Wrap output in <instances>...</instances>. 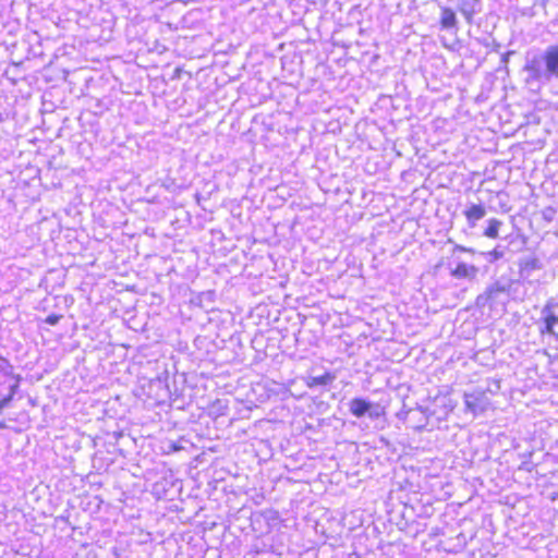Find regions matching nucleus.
Listing matches in <instances>:
<instances>
[{
  "label": "nucleus",
  "mask_w": 558,
  "mask_h": 558,
  "mask_svg": "<svg viewBox=\"0 0 558 558\" xmlns=\"http://www.w3.org/2000/svg\"><path fill=\"white\" fill-rule=\"evenodd\" d=\"M482 44H483L484 46H486V47H488V46H489V43H488V40H487V39H485L484 41H482Z\"/></svg>",
  "instance_id": "obj_21"
},
{
  "label": "nucleus",
  "mask_w": 558,
  "mask_h": 558,
  "mask_svg": "<svg viewBox=\"0 0 558 558\" xmlns=\"http://www.w3.org/2000/svg\"><path fill=\"white\" fill-rule=\"evenodd\" d=\"M440 25L442 29H451L457 26L456 12L451 8H441Z\"/></svg>",
  "instance_id": "obj_9"
},
{
  "label": "nucleus",
  "mask_w": 558,
  "mask_h": 558,
  "mask_svg": "<svg viewBox=\"0 0 558 558\" xmlns=\"http://www.w3.org/2000/svg\"><path fill=\"white\" fill-rule=\"evenodd\" d=\"M23 380V377L21 374H15L12 381H9L5 387H8L9 392L5 396H11L12 399L17 393L21 381Z\"/></svg>",
  "instance_id": "obj_14"
},
{
  "label": "nucleus",
  "mask_w": 558,
  "mask_h": 558,
  "mask_svg": "<svg viewBox=\"0 0 558 558\" xmlns=\"http://www.w3.org/2000/svg\"><path fill=\"white\" fill-rule=\"evenodd\" d=\"M502 226V221L497 218L488 220V225L485 228L483 234L489 239H496L499 235V228Z\"/></svg>",
  "instance_id": "obj_11"
},
{
  "label": "nucleus",
  "mask_w": 558,
  "mask_h": 558,
  "mask_svg": "<svg viewBox=\"0 0 558 558\" xmlns=\"http://www.w3.org/2000/svg\"><path fill=\"white\" fill-rule=\"evenodd\" d=\"M519 275L522 279H527L536 270H541L544 265L539 257L534 253L524 254L518 259Z\"/></svg>",
  "instance_id": "obj_4"
},
{
  "label": "nucleus",
  "mask_w": 558,
  "mask_h": 558,
  "mask_svg": "<svg viewBox=\"0 0 558 558\" xmlns=\"http://www.w3.org/2000/svg\"><path fill=\"white\" fill-rule=\"evenodd\" d=\"M458 9L465 21L471 24L473 16L482 11V0H458Z\"/></svg>",
  "instance_id": "obj_8"
},
{
  "label": "nucleus",
  "mask_w": 558,
  "mask_h": 558,
  "mask_svg": "<svg viewBox=\"0 0 558 558\" xmlns=\"http://www.w3.org/2000/svg\"><path fill=\"white\" fill-rule=\"evenodd\" d=\"M487 296L490 300V307L499 301V296L506 292V287L499 281L494 282L485 289Z\"/></svg>",
  "instance_id": "obj_10"
},
{
  "label": "nucleus",
  "mask_w": 558,
  "mask_h": 558,
  "mask_svg": "<svg viewBox=\"0 0 558 558\" xmlns=\"http://www.w3.org/2000/svg\"><path fill=\"white\" fill-rule=\"evenodd\" d=\"M475 303H476L477 307H485V306L490 307V300L487 296V293L485 291L476 298Z\"/></svg>",
  "instance_id": "obj_15"
},
{
  "label": "nucleus",
  "mask_w": 558,
  "mask_h": 558,
  "mask_svg": "<svg viewBox=\"0 0 558 558\" xmlns=\"http://www.w3.org/2000/svg\"><path fill=\"white\" fill-rule=\"evenodd\" d=\"M480 268L474 265H469L464 262H459L457 266L450 270V276L456 279H465L473 281L477 278Z\"/></svg>",
  "instance_id": "obj_7"
},
{
  "label": "nucleus",
  "mask_w": 558,
  "mask_h": 558,
  "mask_svg": "<svg viewBox=\"0 0 558 558\" xmlns=\"http://www.w3.org/2000/svg\"><path fill=\"white\" fill-rule=\"evenodd\" d=\"M554 310L555 307H553V302H546L541 311L539 331L543 335L548 333L557 337L554 328L558 325V315L555 314Z\"/></svg>",
  "instance_id": "obj_5"
},
{
  "label": "nucleus",
  "mask_w": 558,
  "mask_h": 558,
  "mask_svg": "<svg viewBox=\"0 0 558 558\" xmlns=\"http://www.w3.org/2000/svg\"><path fill=\"white\" fill-rule=\"evenodd\" d=\"M457 252H465V253H470V254H475L476 251L472 247H465L463 245H460V244H456L453 246V254L457 253Z\"/></svg>",
  "instance_id": "obj_17"
},
{
  "label": "nucleus",
  "mask_w": 558,
  "mask_h": 558,
  "mask_svg": "<svg viewBox=\"0 0 558 558\" xmlns=\"http://www.w3.org/2000/svg\"><path fill=\"white\" fill-rule=\"evenodd\" d=\"M333 379H335L333 375H331L330 373H325L319 376L311 377V383L308 385L311 387L312 386H328L332 383Z\"/></svg>",
  "instance_id": "obj_13"
},
{
  "label": "nucleus",
  "mask_w": 558,
  "mask_h": 558,
  "mask_svg": "<svg viewBox=\"0 0 558 558\" xmlns=\"http://www.w3.org/2000/svg\"><path fill=\"white\" fill-rule=\"evenodd\" d=\"M523 71L525 83L544 85L558 78V45H550L543 51L527 52Z\"/></svg>",
  "instance_id": "obj_1"
},
{
  "label": "nucleus",
  "mask_w": 558,
  "mask_h": 558,
  "mask_svg": "<svg viewBox=\"0 0 558 558\" xmlns=\"http://www.w3.org/2000/svg\"><path fill=\"white\" fill-rule=\"evenodd\" d=\"M463 215L466 219L468 226L470 228H474L477 221L486 216V207L482 203H469L463 210Z\"/></svg>",
  "instance_id": "obj_6"
},
{
  "label": "nucleus",
  "mask_w": 558,
  "mask_h": 558,
  "mask_svg": "<svg viewBox=\"0 0 558 558\" xmlns=\"http://www.w3.org/2000/svg\"><path fill=\"white\" fill-rule=\"evenodd\" d=\"M181 448L182 447L180 445H178L177 442L171 441L169 444V450L170 451L177 452V451L181 450Z\"/></svg>",
  "instance_id": "obj_20"
},
{
  "label": "nucleus",
  "mask_w": 558,
  "mask_h": 558,
  "mask_svg": "<svg viewBox=\"0 0 558 558\" xmlns=\"http://www.w3.org/2000/svg\"><path fill=\"white\" fill-rule=\"evenodd\" d=\"M480 254L483 255L488 263H494L505 257L506 247L497 245L494 250Z\"/></svg>",
  "instance_id": "obj_12"
},
{
  "label": "nucleus",
  "mask_w": 558,
  "mask_h": 558,
  "mask_svg": "<svg viewBox=\"0 0 558 558\" xmlns=\"http://www.w3.org/2000/svg\"><path fill=\"white\" fill-rule=\"evenodd\" d=\"M349 412L356 418L367 416L369 420H378L386 415V407L379 402H373L367 398L355 397L349 403Z\"/></svg>",
  "instance_id": "obj_2"
},
{
  "label": "nucleus",
  "mask_w": 558,
  "mask_h": 558,
  "mask_svg": "<svg viewBox=\"0 0 558 558\" xmlns=\"http://www.w3.org/2000/svg\"><path fill=\"white\" fill-rule=\"evenodd\" d=\"M63 316L60 314H50L45 318V323L50 326H56L59 324Z\"/></svg>",
  "instance_id": "obj_16"
},
{
  "label": "nucleus",
  "mask_w": 558,
  "mask_h": 558,
  "mask_svg": "<svg viewBox=\"0 0 558 558\" xmlns=\"http://www.w3.org/2000/svg\"><path fill=\"white\" fill-rule=\"evenodd\" d=\"M513 53H514V51H512V50L507 51L506 53H504V54L501 56V62H502V63H505V64H507V63L509 62V58H510V56H511V54H513Z\"/></svg>",
  "instance_id": "obj_19"
},
{
  "label": "nucleus",
  "mask_w": 558,
  "mask_h": 558,
  "mask_svg": "<svg viewBox=\"0 0 558 558\" xmlns=\"http://www.w3.org/2000/svg\"><path fill=\"white\" fill-rule=\"evenodd\" d=\"M11 402H12V397L11 396H3L0 399V413L3 411V409L8 408Z\"/></svg>",
  "instance_id": "obj_18"
},
{
  "label": "nucleus",
  "mask_w": 558,
  "mask_h": 558,
  "mask_svg": "<svg viewBox=\"0 0 558 558\" xmlns=\"http://www.w3.org/2000/svg\"><path fill=\"white\" fill-rule=\"evenodd\" d=\"M465 410L473 415L484 413L490 405V400L485 389L475 388L470 392H464Z\"/></svg>",
  "instance_id": "obj_3"
}]
</instances>
